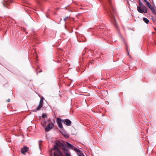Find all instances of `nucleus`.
Returning <instances> with one entry per match:
<instances>
[{
    "instance_id": "39448f33",
    "label": "nucleus",
    "mask_w": 156,
    "mask_h": 156,
    "mask_svg": "<svg viewBox=\"0 0 156 156\" xmlns=\"http://www.w3.org/2000/svg\"><path fill=\"white\" fill-rule=\"evenodd\" d=\"M62 120H61L60 118H57L56 119V122L58 125V127L60 129H63V126L62 124V122H63V121H62Z\"/></svg>"
},
{
    "instance_id": "9d476101",
    "label": "nucleus",
    "mask_w": 156,
    "mask_h": 156,
    "mask_svg": "<svg viewBox=\"0 0 156 156\" xmlns=\"http://www.w3.org/2000/svg\"><path fill=\"white\" fill-rule=\"evenodd\" d=\"M9 2H11V1H9L6 0H4L2 2V4L5 7L8 8V5L9 4Z\"/></svg>"
},
{
    "instance_id": "0eeeda50",
    "label": "nucleus",
    "mask_w": 156,
    "mask_h": 156,
    "mask_svg": "<svg viewBox=\"0 0 156 156\" xmlns=\"http://www.w3.org/2000/svg\"><path fill=\"white\" fill-rule=\"evenodd\" d=\"M73 150L77 153L79 156H85L82 152L76 147H74Z\"/></svg>"
},
{
    "instance_id": "4be33fe9",
    "label": "nucleus",
    "mask_w": 156,
    "mask_h": 156,
    "mask_svg": "<svg viewBox=\"0 0 156 156\" xmlns=\"http://www.w3.org/2000/svg\"><path fill=\"white\" fill-rule=\"evenodd\" d=\"M66 18H65L64 19V20L65 21H66Z\"/></svg>"
},
{
    "instance_id": "6ab92c4d",
    "label": "nucleus",
    "mask_w": 156,
    "mask_h": 156,
    "mask_svg": "<svg viewBox=\"0 0 156 156\" xmlns=\"http://www.w3.org/2000/svg\"><path fill=\"white\" fill-rule=\"evenodd\" d=\"M65 156H71V155L67 153H65Z\"/></svg>"
},
{
    "instance_id": "a211bd4d",
    "label": "nucleus",
    "mask_w": 156,
    "mask_h": 156,
    "mask_svg": "<svg viewBox=\"0 0 156 156\" xmlns=\"http://www.w3.org/2000/svg\"><path fill=\"white\" fill-rule=\"evenodd\" d=\"M144 2L146 3L147 6L149 5L150 4L147 1V0H143Z\"/></svg>"
},
{
    "instance_id": "4468645a",
    "label": "nucleus",
    "mask_w": 156,
    "mask_h": 156,
    "mask_svg": "<svg viewBox=\"0 0 156 156\" xmlns=\"http://www.w3.org/2000/svg\"><path fill=\"white\" fill-rule=\"evenodd\" d=\"M143 21L146 23L148 24L149 23V20L146 18L144 17L143 18Z\"/></svg>"
},
{
    "instance_id": "dca6fc26",
    "label": "nucleus",
    "mask_w": 156,
    "mask_h": 156,
    "mask_svg": "<svg viewBox=\"0 0 156 156\" xmlns=\"http://www.w3.org/2000/svg\"><path fill=\"white\" fill-rule=\"evenodd\" d=\"M42 141L41 140H40L39 142V146L40 149H41V146L42 145Z\"/></svg>"
},
{
    "instance_id": "412c9836",
    "label": "nucleus",
    "mask_w": 156,
    "mask_h": 156,
    "mask_svg": "<svg viewBox=\"0 0 156 156\" xmlns=\"http://www.w3.org/2000/svg\"><path fill=\"white\" fill-rule=\"evenodd\" d=\"M42 69H40V71H38V73H41V72H42Z\"/></svg>"
},
{
    "instance_id": "2eb2a0df",
    "label": "nucleus",
    "mask_w": 156,
    "mask_h": 156,
    "mask_svg": "<svg viewBox=\"0 0 156 156\" xmlns=\"http://www.w3.org/2000/svg\"><path fill=\"white\" fill-rule=\"evenodd\" d=\"M43 98H41L40 101L39 105H41L43 106Z\"/></svg>"
},
{
    "instance_id": "f3484780",
    "label": "nucleus",
    "mask_w": 156,
    "mask_h": 156,
    "mask_svg": "<svg viewBox=\"0 0 156 156\" xmlns=\"http://www.w3.org/2000/svg\"><path fill=\"white\" fill-rule=\"evenodd\" d=\"M47 117V115L45 113L43 114L42 115V118H46Z\"/></svg>"
},
{
    "instance_id": "ddd939ff",
    "label": "nucleus",
    "mask_w": 156,
    "mask_h": 156,
    "mask_svg": "<svg viewBox=\"0 0 156 156\" xmlns=\"http://www.w3.org/2000/svg\"><path fill=\"white\" fill-rule=\"evenodd\" d=\"M62 134L66 138H68L69 137V135L67 134H66L65 132H64V133H62Z\"/></svg>"
},
{
    "instance_id": "f257e3e1",
    "label": "nucleus",
    "mask_w": 156,
    "mask_h": 156,
    "mask_svg": "<svg viewBox=\"0 0 156 156\" xmlns=\"http://www.w3.org/2000/svg\"><path fill=\"white\" fill-rule=\"evenodd\" d=\"M109 6L107 7V11L108 15L110 16L112 22L115 27L118 28V26L116 24L115 18L114 15L116 14V11L114 8L111 2V0H108Z\"/></svg>"
},
{
    "instance_id": "aec40b11",
    "label": "nucleus",
    "mask_w": 156,
    "mask_h": 156,
    "mask_svg": "<svg viewBox=\"0 0 156 156\" xmlns=\"http://www.w3.org/2000/svg\"><path fill=\"white\" fill-rule=\"evenodd\" d=\"M7 102H9L10 101V99H9L8 100H7L6 101Z\"/></svg>"
},
{
    "instance_id": "f8f14e48",
    "label": "nucleus",
    "mask_w": 156,
    "mask_h": 156,
    "mask_svg": "<svg viewBox=\"0 0 156 156\" xmlns=\"http://www.w3.org/2000/svg\"><path fill=\"white\" fill-rule=\"evenodd\" d=\"M42 105H39L36 108V109L35 110H34V112H36L37 111H38L42 107Z\"/></svg>"
},
{
    "instance_id": "f03ea898",
    "label": "nucleus",
    "mask_w": 156,
    "mask_h": 156,
    "mask_svg": "<svg viewBox=\"0 0 156 156\" xmlns=\"http://www.w3.org/2000/svg\"><path fill=\"white\" fill-rule=\"evenodd\" d=\"M65 144L64 143H61L59 141H56L51 150H55V152L53 153L54 156H64L62 151L58 149V147L61 149L64 145Z\"/></svg>"
},
{
    "instance_id": "bb28decb",
    "label": "nucleus",
    "mask_w": 156,
    "mask_h": 156,
    "mask_svg": "<svg viewBox=\"0 0 156 156\" xmlns=\"http://www.w3.org/2000/svg\"><path fill=\"white\" fill-rule=\"evenodd\" d=\"M38 69H36V70L37 71Z\"/></svg>"
},
{
    "instance_id": "7ed1b4c3",
    "label": "nucleus",
    "mask_w": 156,
    "mask_h": 156,
    "mask_svg": "<svg viewBox=\"0 0 156 156\" xmlns=\"http://www.w3.org/2000/svg\"><path fill=\"white\" fill-rule=\"evenodd\" d=\"M137 10L139 12L141 13H146L147 12L146 7L140 1L139 2V6H137Z\"/></svg>"
},
{
    "instance_id": "6e6552de",
    "label": "nucleus",
    "mask_w": 156,
    "mask_h": 156,
    "mask_svg": "<svg viewBox=\"0 0 156 156\" xmlns=\"http://www.w3.org/2000/svg\"><path fill=\"white\" fill-rule=\"evenodd\" d=\"M151 10L153 13L155 15H156V8L155 7H153L152 5L150 4L147 6Z\"/></svg>"
},
{
    "instance_id": "9b49d317",
    "label": "nucleus",
    "mask_w": 156,
    "mask_h": 156,
    "mask_svg": "<svg viewBox=\"0 0 156 156\" xmlns=\"http://www.w3.org/2000/svg\"><path fill=\"white\" fill-rule=\"evenodd\" d=\"M28 148L27 147H24L21 149V152L22 154H24L25 152L28 151Z\"/></svg>"
},
{
    "instance_id": "b1692460",
    "label": "nucleus",
    "mask_w": 156,
    "mask_h": 156,
    "mask_svg": "<svg viewBox=\"0 0 156 156\" xmlns=\"http://www.w3.org/2000/svg\"><path fill=\"white\" fill-rule=\"evenodd\" d=\"M38 72H37V74H38Z\"/></svg>"
},
{
    "instance_id": "a878e982",
    "label": "nucleus",
    "mask_w": 156,
    "mask_h": 156,
    "mask_svg": "<svg viewBox=\"0 0 156 156\" xmlns=\"http://www.w3.org/2000/svg\"><path fill=\"white\" fill-rule=\"evenodd\" d=\"M128 55L129 54V52L128 53Z\"/></svg>"
},
{
    "instance_id": "423d86ee",
    "label": "nucleus",
    "mask_w": 156,
    "mask_h": 156,
    "mask_svg": "<svg viewBox=\"0 0 156 156\" xmlns=\"http://www.w3.org/2000/svg\"><path fill=\"white\" fill-rule=\"evenodd\" d=\"M54 127V125L52 123H49L45 128V131H48Z\"/></svg>"
},
{
    "instance_id": "20e7f679",
    "label": "nucleus",
    "mask_w": 156,
    "mask_h": 156,
    "mask_svg": "<svg viewBox=\"0 0 156 156\" xmlns=\"http://www.w3.org/2000/svg\"><path fill=\"white\" fill-rule=\"evenodd\" d=\"M67 146L65 144L62 148V149L63 152L65 154L67 153L68 151V149L71 148L73 150L74 147L73 145L70 144L69 143L66 142Z\"/></svg>"
},
{
    "instance_id": "1a4fd4ad",
    "label": "nucleus",
    "mask_w": 156,
    "mask_h": 156,
    "mask_svg": "<svg viewBox=\"0 0 156 156\" xmlns=\"http://www.w3.org/2000/svg\"><path fill=\"white\" fill-rule=\"evenodd\" d=\"M63 122L67 126H69L71 125V122L68 119H65V120H62Z\"/></svg>"
},
{
    "instance_id": "393cba45",
    "label": "nucleus",
    "mask_w": 156,
    "mask_h": 156,
    "mask_svg": "<svg viewBox=\"0 0 156 156\" xmlns=\"http://www.w3.org/2000/svg\"><path fill=\"white\" fill-rule=\"evenodd\" d=\"M72 32V31H71L70 32V33H71Z\"/></svg>"
},
{
    "instance_id": "5701e85b",
    "label": "nucleus",
    "mask_w": 156,
    "mask_h": 156,
    "mask_svg": "<svg viewBox=\"0 0 156 156\" xmlns=\"http://www.w3.org/2000/svg\"><path fill=\"white\" fill-rule=\"evenodd\" d=\"M69 17L67 16V17H66V19H67V18H68Z\"/></svg>"
}]
</instances>
